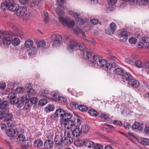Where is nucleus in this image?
Wrapping results in <instances>:
<instances>
[{"mask_svg":"<svg viewBox=\"0 0 149 149\" xmlns=\"http://www.w3.org/2000/svg\"><path fill=\"white\" fill-rule=\"evenodd\" d=\"M12 34L15 36H18L21 37L23 35V34L21 31L19 30L16 33Z\"/></svg>","mask_w":149,"mask_h":149,"instance_id":"obj_53","label":"nucleus"},{"mask_svg":"<svg viewBox=\"0 0 149 149\" xmlns=\"http://www.w3.org/2000/svg\"><path fill=\"white\" fill-rule=\"evenodd\" d=\"M47 103V101L45 99H41L39 102V104L40 106H44Z\"/></svg>","mask_w":149,"mask_h":149,"instance_id":"obj_47","label":"nucleus"},{"mask_svg":"<svg viewBox=\"0 0 149 149\" xmlns=\"http://www.w3.org/2000/svg\"><path fill=\"white\" fill-rule=\"evenodd\" d=\"M95 149H103V146L100 144H96L94 146Z\"/></svg>","mask_w":149,"mask_h":149,"instance_id":"obj_64","label":"nucleus"},{"mask_svg":"<svg viewBox=\"0 0 149 149\" xmlns=\"http://www.w3.org/2000/svg\"><path fill=\"white\" fill-rule=\"evenodd\" d=\"M8 102L6 101H5L1 103H0V108L3 109H5L7 107Z\"/></svg>","mask_w":149,"mask_h":149,"instance_id":"obj_38","label":"nucleus"},{"mask_svg":"<svg viewBox=\"0 0 149 149\" xmlns=\"http://www.w3.org/2000/svg\"><path fill=\"white\" fill-rule=\"evenodd\" d=\"M60 116L61 119L63 122L70 120V119L72 117V116L70 113L68 112L66 113L65 111L63 113L61 114Z\"/></svg>","mask_w":149,"mask_h":149,"instance_id":"obj_9","label":"nucleus"},{"mask_svg":"<svg viewBox=\"0 0 149 149\" xmlns=\"http://www.w3.org/2000/svg\"><path fill=\"white\" fill-rule=\"evenodd\" d=\"M83 53V56L85 59H89L91 56V54L90 52H89L88 49H86L83 51V52H81Z\"/></svg>","mask_w":149,"mask_h":149,"instance_id":"obj_16","label":"nucleus"},{"mask_svg":"<svg viewBox=\"0 0 149 149\" xmlns=\"http://www.w3.org/2000/svg\"><path fill=\"white\" fill-rule=\"evenodd\" d=\"M46 44V41L44 40H42L39 41L37 44V48H42L45 46Z\"/></svg>","mask_w":149,"mask_h":149,"instance_id":"obj_25","label":"nucleus"},{"mask_svg":"<svg viewBox=\"0 0 149 149\" xmlns=\"http://www.w3.org/2000/svg\"><path fill=\"white\" fill-rule=\"evenodd\" d=\"M16 13L17 15L19 16H21L24 15L25 12H26V9L25 7L19 8L16 10Z\"/></svg>","mask_w":149,"mask_h":149,"instance_id":"obj_13","label":"nucleus"},{"mask_svg":"<svg viewBox=\"0 0 149 149\" xmlns=\"http://www.w3.org/2000/svg\"><path fill=\"white\" fill-rule=\"evenodd\" d=\"M78 44L73 40H71L70 42V43L67 46V49L69 50H72L74 47L78 46Z\"/></svg>","mask_w":149,"mask_h":149,"instance_id":"obj_11","label":"nucleus"},{"mask_svg":"<svg viewBox=\"0 0 149 149\" xmlns=\"http://www.w3.org/2000/svg\"><path fill=\"white\" fill-rule=\"evenodd\" d=\"M20 43V40L19 39L16 38H14L12 41V43L14 46H17Z\"/></svg>","mask_w":149,"mask_h":149,"instance_id":"obj_29","label":"nucleus"},{"mask_svg":"<svg viewBox=\"0 0 149 149\" xmlns=\"http://www.w3.org/2000/svg\"><path fill=\"white\" fill-rule=\"evenodd\" d=\"M94 144V143L89 140H85L84 142L83 143L86 146H87L89 148L93 147Z\"/></svg>","mask_w":149,"mask_h":149,"instance_id":"obj_18","label":"nucleus"},{"mask_svg":"<svg viewBox=\"0 0 149 149\" xmlns=\"http://www.w3.org/2000/svg\"><path fill=\"white\" fill-rule=\"evenodd\" d=\"M136 66L139 68L143 67L144 66V64L140 60H138L135 62Z\"/></svg>","mask_w":149,"mask_h":149,"instance_id":"obj_33","label":"nucleus"},{"mask_svg":"<svg viewBox=\"0 0 149 149\" xmlns=\"http://www.w3.org/2000/svg\"><path fill=\"white\" fill-rule=\"evenodd\" d=\"M18 98L17 97L13 99H10V102L12 104H16L17 102L18 101Z\"/></svg>","mask_w":149,"mask_h":149,"instance_id":"obj_46","label":"nucleus"},{"mask_svg":"<svg viewBox=\"0 0 149 149\" xmlns=\"http://www.w3.org/2000/svg\"><path fill=\"white\" fill-rule=\"evenodd\" d=\"M109 57L108 58L110 60L116 62H117L118 60L116 57L111 52H109Z\"/></svg>","mask_w":149,"mask_h":149,"instance_id":"obj_30","label":"nucleus"},{"mask_svg":"<svg viewBox=\"0 0 149 149\" xmlns=\"http://www.w3.org/2000/svg\"><path fill=\"white\" fill-rule=\"evenodd\" d=\"M37 53L36 48L35 47H32L29 50V55L31 57H32L34 55H35Z\"/></svg>","mask_w":149,"mask_h":149,"instance_id":"obj_17","label":"nucleus"},{"mask_svg":"<svg viewBox=\"0 0 149 149\" xmlns=\"http://www.w3.org/2000/svg\"><path fill=\"white\" fill-rule=\"evenodd\" d=\"M70 106L74 109H76L78 108H79V106L77 104L74 102H71L70 103Z\"/></svg>","mask_w":149,"mask_h":149,"instance_id":"obj_49","label":"nucleus"},{"mask_svg":"<svg viewBox=\"0 0 149 149\" xmlns=\"http://www.w3.org/2000/svg\"><path fill=\"white\" fill-rule=\"evenodd\" d=\"M115 72L117 74L121 75L124 73V70L121 68H118L115 69Z\"/></svg>","mask_w":149,"mask_h":149,"instance_id":"obj_32","label":"nucleus"},{"mask_svg":"<svg viewBox=\"0 0 149 149\" xmlns=\"http://www.w3.org/2000/svg\"><path fill=\"white\" fill-rule=\"evenodd\" d=\"M77 116L78 117L77 119V124L75 123L76 126H75V127H79L81 123V118L78 115H77Z\"/></svg>","mask_w":149,"mask_h":149,"instance_id":"obj_41","label":"nucleus"},{"mask_svg":"<svg viewBox=\"0 0 149 149\" xmlns=\"http://www.w3.org/2000/svg\"><path fill=\"white\" fill-rule=\"evenodd\" d=\"M79 109L80 110L83 111H86L88 109L87 107L83 105H80L79 107Z\"/></svg>","mask_w":149,"mask_h":149,"instance_id":"obj_42","label":"nucleus"},{"mask_svg":"<svg viewBox=\"0 0 149 149\" xmlns=\"http://www.w3.org/2000/svg\"><path fill=\"white\" fill-rule=\"evenodd\" d=\"M79 48L80 51H81V52H83V51H85V50L87 49L85 48V47L84 46L83 44H81L79 46Z\"/></svg>","mask_w":149,"mask_h":149,"instance_id":"obj_59","label":"nucleus"},{"mask_svg":"<svg viewBox=\"0 0 149 149\" xmlns=\"http://www.w3.org/2000/svg\"><path fill=\"white\" fill-rule=\"evenodd\" d=\"M129 84L133 88H137L139 85V82L136 80L132 79L130 80Z\"/></svg>","mask_w":149,"mask_h":149,"instance_id":"obj_12","label":"nucleus"},{"mask_svg":"<svg viewBox=\"0 0 149 149\" xmlns=\"http://www.w3.org/2000/svg\"><path fill=\"white\" fill-rule=\"evenodd\" d=\"M117 0H108V3L110 5L113 6L117 2Z\"/></svg>","mask_w":149,"mask_h":149,"instance_id":"obj_57","label":"nucleus"},{"mask_svg":"<svg viewBox=\"0 0 149 149\" xmlns=\"http://www.w3.org/2000/svg\"><path fill=\"white\" fill-rule=\"evenodd\" d=\"M139 124L138 122H135L132 125V127L133 129H136L139 128Z\"/></svg>","mask_w":149,"mask_h":149,"instance_id":"obj_58","label":"nucleus"},{"mask_svg":"<svg viewBox=\"0 0 149 149\" xmlns=\"http://www.w3.org/2000/svg\"><path fill=\"white\" fill-rule=\"evenodd\" d=\"M11 40L10 37H5L3 39V43L4 45L9 44L12 42Z\"/></svg>","mask_w":149,"mask_h":149,"instance_id":"obj_31","label":"nucleus"},{"mask_svg":"<svg viewBox=\"0 0 149 149\" xmlns=\"http://www.w3.org/2000/svg\"><path fill=\"white\" fill-rule=\"evenodd\" d=\"M64 134L66 136L63 140V145H67L71 143L73 141V137L71 136L69 132L66 130L64 131Z\"/></svg>","mask_w":149,"mask_h":149,"instance_id":"obj_3","label":"nucleus"},{"mask_svg":"<svg viewBox=\"0 0 149 149\" xmlns=\"http://www.w3.org/2000/svg\"><path fill=\"white\" fill-rule=\"evenodd\" d=\"M1 8L2 10H6L8 9L9 5L6 2L2 3L1 4Z\"/></svg>","mask_w":149,"mask_h":149,"instance_id":"obj_35","label":"nucleus"},{"mask_svg":"<svg viewBox=\"0 0 149 149\" xmlns=\"http://www.w3.org/2000/svg\"><path fill=\"white\" fill-rule=\"evenodd\" d=\"M38 101V99L36 97H32L30 99L31 102L33 104H35L37 103Z\"/></svg>","mask_w":149,"mask_h":149,"instance_id":"obj_45","label":"nucleus"},{"mask_svg":"<svg viewBox=\"0 0 149 149\" xmlns=\"http://www.w3.org/2000/svg\"><path fill=\"white\" fill-rule=\"evenodd\" d=\"M74 33L76 34H79L81 33L82 35L83 36H85V34L84 32H83L77 26L76 27V28L74 29Z\"/></svg>","mask_w":149,"mask_h":149,"instance_id":"obj_26","label":"nucleus"},{"mask_svg":"<svg viewBox=\"0 0 149 149\" xmlns=\"http://www.w3.org/2000/svg\"><path fill=\"white\" fill-rule=\"evenodd\" d=\"M41 1V0H33L31 6H33L38 4Z\"/></svg>","mask_w":149,"mask_h":149,"instance_id":"obj_56","label":"nucleus"},{"mask_svg":"<svg viewBox=\"0 0 149 149\" xmlns=\"http://www.w3.org/2000/svg\"><path fill=\"white\" fill-rule=\"evenodd\" d=\"M58 100L59 101L61 102H65L67 100L66 99L63 97L59 96L58 97Z\"/></svg>","mask_w":149,"mask_h":149,"instance_id":"obj_55","label":"nucleus"},{"mask_svg":"<svg viewBox=\"0 0 149 149\" xmlns=\"http://www.w3.org/2000/svg\"><path fill=\"white\" fill-rule=\"evenodd\" d=\"M145 66L146 68L143 69L142 72L143 75L146 77V78H149L148 75L149 74V62H146L145 64Z\"/></svg>","mask_w":149,"mask_h":149,"instance_id":"obj_10","label":"nucleus"},{"mask_svg":"<svg viewBox=\"0 0 149 149\" xmlns=\"http://www.w3.org/2000/svg\"><path fill=\"white\" fill-rule=\"evenodd\" d=\"M65 122L64 123H63L62 121L61 122V124H64V127L66 129L64 131L66 130L70 132L71 130L75 127L76 125L74 121L70 120Z\"/></svg>","mask_w":149,"mask_h":149,"instance_id":"obj_2","label":"nucleus"},{"mask_svg":"<svg viewBox=\"0 0 149 149\" xmlns=\"http://www.w3.org/2000/svg\"><path fill=\"white\" fill-rule=\"evenodd\" d=\"M113 64L114 65H112L111 63H107V62L106 64L105 65V70L109 71L110 70L111 68L115 67V65L116 64L113 63Z\"/></svg>","mask_w":149,"mask_h":149,"instance_id":"obj_24","label":"nucleus"},{"mask_svg":"<svg viewBox=\"0 0 149 149\" xmlns=\"http://www.w3.org/2000/svg\"><path fill=\"white\" fill-rule=\"evenodd\" d=\"M114 31L111 29H107L106 30V33L109 35H112L113 34Z\"/></svg>","mask_w":149,"mask_h":149,"instance_id":"obj_61","label":"nucleus"},{"mask_svg":"<svg viewBox=\"0 0 149 149\" xmlns=\"http://www.w3.org/2000/svg\"><path fill=\"white\" fill-rule=\"evenodd\" d=\"M53 145V142L51 140H48L45 142L44 146L45 148L49 149L52 148Z\"/></svg>","mask_w":149,"mask_h":149,"instance_id":"obj_15","label":"nucleus"},{"mask_svg":"<svg viewBox=\"0 0 149 149\" xmlns=\"http://www.w3.org/2000/svg\"><path fill=\"white\" fill-rule=\"evenodd\" d=\"M27 93L29 95H33L36 93V91L32 88L28 90L27 91Z\"/></svg>","mask_w":149,"mask_h":149,"instance_id":"obj_51","label":"nucleus"},{"mask_svg":"<svg viewBox=\"0 0 149 149\" xmlns=\"http://www.w3.org/2000/svg\"><path fill=\"white\" fill-rule=\"evenodd\" d=\"M125 61L127 63L131 65H133L134 64V61L129 58H126L125 59Z\"/></svg>","mask_w":149,"mask_h":149,"instance_id":"obj_48","label":"nucleus"},{"mask_svg":"<svg viewBox=\"0 0 149 149\" xmlns=\"http://www.w3.org/2000/svg\"><path fill=\"white\" fill-rule=\"evenodd\" d=\"M8 8H8V10H10L12 11H15L18 9L19 6L17 4L13 3L12 4H10Z\"/></svg>","mask_w":149,"mask_h":149,"instance_id":"obj_19","label":"nucleus"},{"mask_svg":"<svg viewBox=\"0 0 149 149\" xmlns=\"http://www.w3.org/2000/svg\"><path fill=\"white\" fill-rule=\"evenodd\" d=\"M51 38L53 41L52 45L54 46H57L61 43L62 37L59 35H53L51 36Z\"/></svg>","mask_w":149,"mask_h":149,"instance_id":"obj_4","label":"nucleus"},{"mask_svg":"<svg viewBox=\"0 0 149 149\" xmlns=\"http://www.w3.org/2000/svg\"><path fill=\"white\" fill-rule=\"evenodd\" d=\"M107 61L104 59H101V60L97 64H96V68L98 67V66L100 67H104L105 65L106 64Z\"/></svg>","mask_w":149,"mask_h":149,"instance_id":"obj_23","label":"nucleus"},{"mask_svg":"<svg viewBox=\"0 0 149 149\" xmlns=\"http://www.w3.org/2000/svg\"><path fill=\"white\" fill-rule=\"evenodd\" d=\"M24 104V103L21 101V100H19V99H18V101L17 102V103L16 104V106L17 107H22Z\"/></svg>","mask_w":149,"mask_h":149,"instance_id":"obj_50","label":"nucleus"},{"mask_svg":"<svg viewBox=\"0 0 149 149\" xmlns=\"http://www.w3.org/2000/svg\"><path fill=\"white\" fill-rule=\"evenodd\" d=\"M83 143V141L81 140H77L74 142V144L78 147L81 146Z\"/></svg>","mask_w":149,"mask_h":149,"instance_id":"obj_40","label":"nucleus"},{"mask_svg":"<svg viewBox=\"0 0 149 149\" xmlns=\"http://www.w3.org/2000/svg\"><path fill=\"white\" fill-rule=\"evenodd\" d=\"M54 109L55 108L53 105H50L46 108L45 110L46 112H47L49 111H53L54 110Z\"/></svg>","mask_w":149,"mask_h":149,"instance_id":"obj_39","label":"nucleus"},{"mask_svg":"<svg viewBox=\"0 0 149 149\" xmlns=\"http://www.w3.org/2000/svg\"><path fill=\"white\" fill-rule=\"evenodd\" d=\"M69 14L72 17H75L79 16V15L73 11H70L69 12Z\"/></svg>","mask_w":149,"mask_h":149,"instance_id":"obj_62","label":"nucleus"},{"mask_svg":"<svg viewBox=\"0 0 149 149\" xmlns=\"http://www.w3.org/2000/svg\"><path fill=\"white\" fill-rule=\"evenodd\" d=\"M90 128L87 125H84L81 127V133L82 132L84 133H87Z\"/></svg>","mask_w":149,"mask_h":149,"instance_id":"obj_28","label":"nucleus"},{"mask_svg":"<svg viewBox=\"0 0 149 149\" xmlns=\"http://www.w3.org/2000/svg\"><path fill=\"white\" fill-rule=\"evenodd\" d=\"M59 15L58 16L59 21L63 26L68 28H72L74 26L75 24L73 20H70L69 18H66L61 15L64 14V12L62 10L59 9L56 10Z\"/></svg>","mask_w":149,"mask_h":149,"instance_id":"obj_1","label":"nucleus"},{"mask_svg":"<svg viewBox=\"0 0 149 149\" xmlns=\"http://www.w3.org/2000/svg\"><path fill=\"white\" fill-rule=\"evenodd\" d=\"M43 144L42 141L40 139L36 140L34 142V145L35 147L39 148L41 147Z\"/></svg>","mask_w":149,"mask_h":149,"instance_id":"obj_22","label":"nucleus"},{"mask_svg":"<svg viewBox=\"0 0 149 149\" xmlns=\"http://www.w3.org/2000/svg\"><path fill=\"white\" fill-rule=\"evenodd\" d=\"M33 44V41L30 39L27 40L24 43L25 47L27 48H29L32 46Z\"/></svg>","mask_w":149,"mask_h":149,"instance_id":"obj_27","label":"nucleus"},{"mask_svg":"<svg viewBox=\"0 0 149 149\" xmlns=\"http://www.w3.org/2000/svg\"><path fill=\"white\" fill-rule=\"evenodd\" d=\"M132 77L131 75L128 72H124L122 76V78L124 82L130 80Z\"/></svg>","mask_w":149,"mask_h":149,"instance_id":"obj_14","label":"nucleus"},{"mask_svg":"<svg viewBox=\"0 0 149 149\" xmlns=\"http://www.w3.org/2000/svg\"><path fill=\"white\" fill-rule=\"evenodd\" d=\"M136 41L137 39L135 38H131L129 39V42L132 44H135L136 42Z\"/></svg>","mask_w":149,"mask_h":149,"instance_id":"obj_52","label":"nucleus"},{"mask_svg":"<svg viewBox=\"0 0 149 149\" xmlns=\"http://www.w3.org/2000/svg\"><path fill=\"white\" fill-rule=\"evenodd\" d=\"M15 134V132L13 129H8L6 131V134L8 136L10 137L13 136Z\"/></svg>","mask_w":149,"mask_h":149,"instance_id":"obj_21","label":"nucleus"},{"mask_svg":"<svg viewBox=\"0 0 149 149\" xmlns=\"http://www.w3.org/2000/svg\"><path fill=\"white\" fill-rule=\"evenodd\" d=\"M88 113L90 114L93 116H96L98 114L96 111L93 109H91L89 110L88 111Z\"/></svg>","mask_w":149,"mask_h":149,"instance_id":"obj_36","label":"nucleus"},{"mask_svg":"<svg viewBox=\"0 0 149 149\" xmlns=\"http://www.w3.org/2000/svg\"><path fill=\"white\" fill-rule=\"evenodd\" d=\"M101 59L102 58L100 56L97 55H94L93 56L92 59L89 61V63L91 66L96 68V64L98 63Z\"/></svg>","mask_w":149,"mask_h":149,"instance_id":"obj_5","label":"nucleus"},{"mask_svg":"<svg viewBox=\"0 0 149 149\" xmlns=\"http://www.w3.org/2000/svg\"><path fill=\"white\" fill-rule=\"evenodd\" d=\"M17 140L20 143L23 142L25 139V137L23 134L19 135L17 137Z\"/></svg>","mask_w":149,"mask_h":149,"instance_id":"obj_34","label":"nucleus"},{"mask_svg":"<svg viewBox=\"0 0 149 149\" xmlns=\"http://www.w3.org/2000/svg\"><path fill=\"white\" fill-rule=\"evenodd\" d=\"M130 33L127 31H122L120 32V41L125 42L128 39V36H130Z\"/></svg>","mask_w":149,"mask_h":149,"instance_id":"obj_7","label":"nucleus"},{"mask_svg":"<svg viewBox=\"0 0 149 149\" xmlns=\"http://www.w3.org/2000/svg\"><path fill=\"white\" fill-rule=\"evenodd\" d=\"M49 90L46 89L45 90L42 89L40 91L39 94L42 97H47V95L49 93Z\"/></svg>","mask_w":149,"mask_h":149,"instance_id":"obj_20","label":"nucleus"},{"mask_svg":"<svg viewBox=\"0 0 149 149\" xmlns=\"http://www.w3.org/2000/svg\"><path fill=\"white\" fill-rule=\"evenodd\" d=\"M73 129V130H72V129L71 130L70 132L71 134V136L73 137L75 136L77 137L81 134V131L79 127H75Z\"/></svg>","mask_w":149,"mask_h":149,"instance_id":"obj_6","label":"nucleus"},{"mask_svg":"<svg viewBox=\"0 0 149 149\" xmlns=\"http://www.w3.org/2000/svg\"><path fill=\"white\" fill-rule=\"evenodd\" d=\"M142 40L144 42L148 43H149V37L147 36H144L142 38Z\"/></svg>","mask_w":149,"mask_h":149,"instance_id":"obj_63","label":"nucleus"},{"mask_svg":"<svg viewBox=\"0 0 149 149\" xmlns=\"http://www.w3.org/2000/svg\"><path fill=\"white\" fill-rule=\"evenodd\" d=\"M29 96L24 95L22 97L21 100V101L24 103L28 102L29 101Z\"/></svg>","mask_w":149,"mask_h":149,"instance_id":"obj_37","label":"nucleus"},{"mask_svg":"<svg viewBox=\"0 0 149 149\" xmlns=\"http://www.w3.org/2000/svg\"><path fill=\"white\" fill-rule=\"evenodd\" d=\"M13 117V115L11 114H8L6 115L4 117V119L5 120L7 121H10L11 120L12 118Z\"/></svg>","mask_w":149,"mask_h":149,"instance_id":"obj_44","label":"nucleus"},{"mask_svg":"<svg viewBox=\"0 0 149 149\" xmlns=\"http://www.w3.org/2000/svg\"><path fill=\"white\" fill-rule=\"evenodd\" d=\"M24 88L22 87H19L17 88L15 90L17 91V93H20L23 92L24 91Z\"/></svg>","mask_w":149,"mask_h":149,"instance_id":"obj_60","label":"nucleus"},{"mask_svg":"<svg viewBox=\"0 0 149 149\" xmlns=\"http://www.w3.org/2000/svg\"><path fill=\"white\" fill-rule=\"evenodd\" d=\"M54 142L58 146L62 147L63 145V137L61 135H56L54 138Z\"/></svg>","mask_w":149,"mask_h":149,"instance_id":"obj_8","label":"nucleus"},{"mask_svg":"<svg viewBox=\"0 0 149 149\" xmlns=\"http://www.w3.org/2000/svg\"><path fill=\"white\" fill-rule=\"evenodd\" d=\"M76 20L78 24L81 25L83 24L84 23V20L80 18H77Z\"/></svg>","mask_w":149,"mask_h":149,"instance_id":"obj_54","label":"nucleus"},{"mask_svg":"<svg viewBox=\"0 0 149 149\" xmlns=\"http://www.w3.org/2000/svg\"><path fill=\"white\" fill-rule=\"evenodd\" d=\"M99 117L101 119H103L104 120H106L108 118L109 116L108 114L105 113H101L100 115H99Z\"/></svg>","mask_w":149,"mask_h":149,"instance_id":"obj_43","label":"nucleus"}]
</instances>
